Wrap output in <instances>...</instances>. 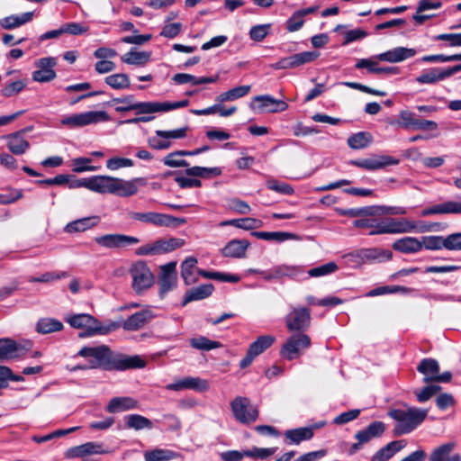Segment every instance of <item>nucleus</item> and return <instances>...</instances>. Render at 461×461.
Instances as JSON below:
<instances>
[{
    "mask_svg": "<svg viewBox=\"0 0 461 461\" xmlns=\"http://www.w3.org/2000/svg\"><path fill=\"white\" fill-rule=\"evenodd\" d=\"M75 357L88 359V367L91 369L103 368L104 370H127L142 368L146 362L140 356H125L113 353L106 345L96 347H83Z\"/></svg>",
    "mask_w": 461,
    "mask_h": 461,
    "instance_id": "obj_1",
    "label": "nucleus"
},
{
    "mask_svg": "<svg viewBox=\"0 0 461 461\" xmlns=\"http://www.w3.org/2000/svg\"><path fill=\"white\" fill-rule=\"evenodd\" d=\"M188 104L189 101L187 99L178 102H135L133 95L122 98H113L110 102V104L114 106V110L117 113L134 111L137 115L167 113L185 107Z\"/></svg>",
    "mask_w": 461,
    "mask_h": 461,
    "instance_id": "obj_2",
    "label": "nucleus"
},
{
    "mask_svg": "<svg viewBox=\"0 0 461 461\" xmlns=\"http://www.w3.org/2000/svg\"><path fill=\"white\" fill-rule=\"evenodd\" d=\"M428 410L407 406L390 410L388 416L395 420L393 434L402 436L412 432L426 419Z\"/></svg>",
    "mask_w": 461,
    "mask_h": 461,
    "instance_id": "obj_3",
    "label": "nucleus"
},
{
    "mask_svg": "<svg viewBox=\"0 0 461 461\" xmlns=\"http://www.w3.org/2000/svg\"><path fill=\"white\" fill-rule=\"evenodd\" d=\"M67 321L73 328L85 329V336L106 335L116 330V325L109 324V321L103 323L87 313L75 314Z\"/></svg>",
    "mask_w": 461,
    "mask_h": 461,
    "instance_id": "obj_4",
    "label": "nucleus"
},
{
    "mask_svg": "<svg viewBox=\"0 0 461 461\" xmlns=\"http://www.w3.org/2000/svg\"><path fill=\"white\" fill-rule=\"evenodd\" d=\"M416 227L415 222L407 219L386 218L382 221L374 219L373 227L368 235L409 233Z\"/></svg>",
    "mask_w": 461,
    "mask_h": 461,
    "instance_id": "obj_5",
    "label": "nucleus"
},
{
    "mask_svg": "<svg viewBox=\"0 0 461 461\" xmlns=\"http://www.w3.org/2000/svg\"><path fill=\"white\" fill-rule=\"evenodd\" d=\"M312 345L309 335L297 332L287 338L280 349V355L286 360H294L301 357Z\"/></svg>",
    "mask_w": 461,
    "mask_h": 461,
    "instance_id": "obj_6",
    "label": "nucleus"
},
{
    "mask_svg": "<svg viewBox=\"0 0 461 461\" xmlns=\"http://www.w3.org/2000/svg\"><path fill=\"white\" fill-rule=\"evenodd\" d=\"M131 220L139 221L144 223H149L157 227L180 226L185 223V219L174 217L169 214H164L155 212H131L129 213Z\"/></svg>",
    "mask_w": 461,
    "mask_h": 461,
    "instance_id": "obj_7",
    "label": "nucleus"
},
{
    "mask_svg": "<svg viewBox=\"0 0 461 461\" xmlns=\"http://www.w3.org/2000/svg\"><path fill=\"white\" fill-rule=\"evenodd\" d=\"M232 414L237 421L251 424L258 418V410L248 397L237 396L230 402Z\"/></svg>",
    "mask_w": 461,
    "mask_h": 461,
    "instance_id": "obj_8",
    "label": "nucleus"
},
{
    "mask_svg": "<svg viewBox=\"0 0 461 461\" xmlns=\"http://www.w3.org/2000/svg\"><path fill=\"white\" fill-rule=\"evenodd\" d=\"M109 119L108 113L104 111H88L67 116L61 120V123L71 128H77L107 122Z\"/></svg>",
    "mask_w": 461,
    "mask_h": 461,
    "instance_id": "obj_9",
    "label": "nucleus"
},
{
    "mask_svg": "<svg viewBox=\"0 0 461 461\" xmlns=\"http://www.w3.org/2000/svg\"><path fill=\"white\" fill-rule=\"evenodd\" d=\"M285 321L289 331L305 333L311 325V311L306 307H292Z\"/></svg>",
    "mask_w": 461,
    "mask_h": 461,
    "instance_id": "obj_10",
    "label": "nucleus"
},
{
    "mask_svg": "<svg viewBox=\"0 0 461 461\" xmlns=\"http://www.w3.org/2000/svg\"><path fill=\"white\" fill-rule=\"evenodd\" d=\"M154 318L155 314L153 313V312L150 309L147 308L131 314L126 320H122L118 321H109V324L116 325V330L120 328H122L123 330L128 331H135L142 329Z\"/></svg>",
    "mask_w": 461,
    "mask_h": 461,
    "instance_id": "obj_11",
    "label": "nucleus"
},
{
    "mask_svg": "<svg viewBox=\"0 0 461 461\" xmlns=\"http://www.w3.org/2000/svg\"><path fill=\"white\" fill-rule=\"evenodd\" d=\"M114 179L115 177L110 176H94L79 179L70 186H83L99 194H113Z\"/></svg>",
    "mask_w": 461,
    "mask_h": 461,
    "instance_id": "obj_12",
    "label": "nucleus"
},
{
    "mask_svg": "<svg viewBox=\"0 0 461 461\" xmlns=\"http://www.w3.org/2000/svg\"><path fill=\"white\" fill-rule=\"evenodd\" d=\"M130 273L132 277V287L137 293L148 289L153 284V275L144 262L133 264Z\"/></svg>",
    "mask_w": 461,
    "mask_h": 461,
    "instance_id": "obj_13",
    "label": "nucleus"
},
{
    "mask_svg": "<svg viewBox=\"0 0 461 461\" xmlns=\"http://www.w3.org/2000/svg\"><path fill=\"white\" fill-rule=\"evenodd\" d=\"M320 56L318 51H303L283 58L277 62L272 64L274 69H288L301 67L304 64L311 63L317 59Z\"/></svg>",
    "mask_w": 461,
    "mask_h": 461,
    "instance_id": "obj_14",
    "label": "nucleus"
},
{
    "mask_svg": "<svg viewBox=\"0 0 461 461\" xmlns=\"http://www.w3.org/2000/svg\"><path fill=\"white\" fill-rule=\"evenodd\" d=\"M348 164L366 170L375 171L387 166L397 165L399 159L388 155H372L369 158L350 160Z\"/></svg>",
    "mask_w": 461,
    "mask_h": 461,
    "instance_id": "obj_15",
    "label": "nucleus"
},
{
    "mask_svg": "<svg viewBox=\"0 0 461 461\" xmlns=\"http://www.w3.org/2000/svg\"><path fill=\"white\" fill-rule=\"evenodd\" d=\"M57 65V59L53 57L41 58L35 61L37 70L32 72V78L35 82L48 83L56 77L54 68Z\"/></svg>",
    "mask_w": 461,
    "mask_h": 461,
    "instance_id": "obj_16",
    "label": "nucleus"
},
{
    "mask_svg": "<svg viewBox=\"0 0 461 461\" xmlns=\"http://www.w3.org/2000/svg\"><path fill=\"white\" fill-rule=\"evenodd\" d=\"M348 257L351 258L354 262L363 264L374 261L382 262L390 260L393 254L390 250L370 248L358 249L355 252L349 253Z\"/></svg>",
    "mask_w": 461,
    "mask_h": 461,
    "instance_id": "obj_17",
    "label": "nucleus"
},
{
    "mask_svg": "<svg viewBox=\"0 0 461 461\" xmlns=\"http://www.w3.org/2000/svg\"><path fill=\"white\" fill-rule=\"evenodd\" d=\"M95 242L106 249H120L136 245L140 240L125 234H105L95 238Z\"/></svg>",
    "mask_w": 461,
    "mask_h": 461,
    "instance_id": "obj_18",
    "label": "nucleus"
},
{
    "mask_svg": "<svg viewBox=\"0 0 461 461\" xmlns=\"http://www.w3.org/2000/svg\"><path fill=\"white\" fill-rule=\"evenodd\" d=\"M110 452L108 448L103 447L102 443L90 441L67 449L64 455L66 458L72 459L86 458L91 455H104Z\"/></svg>",
    "mask_w": 461,
    "mask_h": 461,
    "instance_id": "obj_19",
    "label": "nucleus"
},
{
    "mask_svg": "<svg viewBox=\"0 0 461 461\" xmlns=\"http://www.w3.org/2000/svg\"><path fill=\"white\" fill-rule=\"evenodd\" d=\"M459 71H461V64L447 68H432L422 72L416 77V81L420 84H435L450 77Z\"/></svg>",
    "mask_w": 461,
    "mask_h": 461,
    "instance_id": "obj_20",
    "label": "nucleus"
},
{
    "mask_svg": "<svg viewBox=\"0 0 461 461\" xmlns=\"http://www.w3.org/2000/svg\"><path fill=\"white\" fill-rule=\"evenodd\" d=\"M253 102L258 103V105L256 106L251 103L250 108L253 110L258 109L260 112L278 113L285 111L288 107L285 101L276 99L269 95H257L254 97Z\"/></svg>",
    "mask_w": 461,
    "mask_h": 461,
    "instance_id": "obj_21",
    "label": "nucleus"
},
{
    "mask_svg": "<svg viewBox=\"0 0 461 461\" xmlns=\"http://www.w3.org/2000/svg\"><path fill=\"white\" fill-rule=\"evenodd\" d=\"M166 388L170 391L194 390L203 393L209 389V384L200 377L186 376L168 384Z\"/></svg>",
    "mask_w": 461,
    "mask_h": 461,
    "instance_id": "obj_22",
    "label": "nucleus"
},
{
    "mask_svg": "<svg viewBox=\"0 0 461 461\" xmlns=\"http://www.w3.org/2000/svg\"><path fill=\"white\" fill-rule=\"evenodd\" d=\"M417 51L415 49L396 47L378 54L376 58L381 61L398 63L414 57Z\"/></svg>",
    "mask_w": 461,
    "mask_h": 461,
    "instance_id": "obj_23",
    "label": "nucleus"
},
{
    "mask_svg": "<svg viewBox=\"0 0 461 461\" xmlns=\"http://www.w3.org/2000/svg\"><path fill=\"white\" fill-rule=\"evenodd\" d=\"M26 130L19 131L5 136L6 146L14 155H23L31 147L29 141L24 139L23 133Z\"/></svg>",
    "mask_w": 461,
    "mask_h": 461,
    "instance_id": "obj_24",
    "label": "nucleus"
},
{
    "mask_svg": "<svg viewBox=\"0 0 461 461\" xmlns=\"http://www.w3.org/2000/svg\"><path fill=\"white\" fill-rule=\"evenodd\" d=\"M176 262H169L161 267V276L159 279L160 292L167 293L176 285Z\"/></svg>",
    "mask_w": 461,
    "mask_h": 461,
    "instance_id": "obj_25",
    "label": "nucleus"
},
{
    "mask_svg": "<svg viewBox=\"0 0 461 461\" xmlns=\"http://www.w3.org/2000/svg\"><path fill=\"white\" fill-rule=\"evenodd\" d=\"M455 447V442H447L437 447L431 451L429 461H461L459 454L451 455Z\"/></svg>",
    "mask_w": 461,
    "mask_h": 461,
    "instance_id": "obj_26",
    "label": "nucleus"
},
{
    "mask_svg": "<svg viewBox=\"0 0 461 461\" xmlns=\"http://www.w3.org/2000/svg\"><path fill=\"white\" fill-rule=\"evenodd\" d=\"M138 407L139 402L134 398L129 396H120L112 398L105 410L110 413H116L134 410Z\"/></svg>",
    "mask_w": 461,
    "mask_h": 461,
    "instance_id": "obj_27",
    "label": "nucleus"
},
{
    "mask_svg": "<svg viewBox=\"0 0 461 461\" xmlns=\"http://www.w3.org/2000/svg\"><path fill=\"white\" fill-rule=\"evenodd\" d=\"M249 246L247 240H232L229 241L221 250V254L227 258H242Z\"/></svg>",
    "mask_w": 461,
    "mask_h": 461,
    "instance_id": "obj_28",
    "label": "nucleus"
},
{
    "mask_svg": "<svg viewBox=\"0 0 461 461\" xmlns=\"http://www.w3.org/2000/svg\"><path fill=\"white\" fill-rule=\"evenodd\" d=\"M417 371L424 375L423 382L428 384L434 382L439 372V364L434 358H423L417 366Z\"/></svg>",
    "mask_w": 461,
    "mask_h": 461,
    "instance_id": "obj_29",
    "label": "nucleus"
},
{
    "mask_svg": "<svg viewBox=\"0 0 461 461\" xmlns=\"http://www.w3.org/2000/svg\"><path fill=\"white\" fill-rule=\"evenodd\" d=\"M385 430V425L383 421L371 422L365 429L356 433L355 438L361 442L367 443L375 438L381 437Z\"/></svg>",
    "mask_w": 461,
    "mask_h": 461,
    "instance_id": "obj_30",
    "label": "nucleus"
},
{
    "mask_svg": "<svg viewBox=\"0 0 461 461\" xmlns=\"http://www.w3.org/2000/svg\"><path fill=\"white\" fill-rule=\"evenodd\" d=\"M393 249L404 254L417 253L422 249V243L415 237H403L395 240Z\"/></svg>",
    "mask_w": 461,
    "mask_h": 461,
    "instance_id": "obj_31",
    "label": "nucleus"
},
{
    "mask_svg": "<svg viewBox=\"0 0 461 461\" xmlns=\"http://www.w3.org/2000/svg\"><path fill=\"white\" fill-rule=\"evenodd\" d=\"M197 259L194 257L186 258L181 264V276L185 285H190L198 280Z\"/></svg>",
    "mask_w": 461,
    "mask_h": 461,
    "instance_id": "obj_32",
    "label": "nucleus"
},
{
    "mask_svg": "<svg viewBox=\"0 0 461 461\" xmlns=\"http://www.w3.org/2000/svg\"><path fill=\"white\" fill-rule=\"evenodd\" d=\"M213 290L214 287L212 284H203L193 287L185 294L182 304L186 305L193 301L205 299L212 294Z\"/></svg>",
    "mask_w": 461,
    "mask_h": 461,
    "instance_id": "obj_33",
    "label": "nucleus"
},
{
    "mask_svg": "<svg viewBox=\"0 0 461 461\" xmlns=\"http://www.w3.org/2000/svg\"><path fill=\"white\" fill-rule=\"evenodd\" d=\"M406 446L404 440H394L380 448L371 458V461H387L394 454L402 450Z\"/></svg>",
    "mask_w": 461,
    "mask_h": 461,
    "instance_id": "obj_34",
    "label": "nucleus"
},
{
    "mask_svg": "<svg viewBox=\"0 0 461 461\" xmlns=\"http://www.w3.org/2000/svg\"><path fill=\"white\" fill-rule=\"evenodd\" d=\"M140 179L135 178L131 180H124L122 178L115 177L113 184V194L118 196H131L138 192V186L136 183Z\"/></svg>",
    "mask_w": 461,
    "mask_h": 461,
    "instance_id": "obj_35",
    "label": "nucleus"
},
{
    "mask_svg": "<svg viewBox=\"0 0 461 461\" xmlns=\"http://www.w3.org/2000/svg\"><path fill=\"white\" fill-rule=\"evenodd\" d=\"M284 436L288 444L298 445L302 441L310 440L313 437L312 427H302L285 431Z\"/></svg>",
    "mask_w": 461,
    "mask_h": 461,
    "instance_id": "obj_36",
    "label": "nucleus"
},
{
    "mask_svg": "<svg viewBox=\"0 0 461 461\" xmlns=\"http://www.w3.org/2000/svg\"><path fill=\"white\" fill-rule=\"evenodd\" d=\"M98 222V216L84 217L68 222L65 226V231L68 233L85 231L96 226Z\"/></svg>",
    "mask_w": 461,
    "mask_h": 461,
    "instance_id": "obj_37",
    "label": "nucleus"
},
{
    "mask_svg": "<svg viewBox=\"0 0 461 461\" xmlns=\"http://www.w3.org/2000/svg\"><path fill=\"white\" fill-rule=\"evenodd\" d=\"M167 253L165 239H159L154 242L139 247L135 250L137 256H156Z\"/></svg>",
    "mask_w": 461,
    "mask_h": 461,
    "instance_id": "obj_38",
    "label": "nucleus"
},
{
    "mask_svg": "<svg viewBox=\"0 0 461 461\" xmlns=\"http://www.w3.org/2000/svg\"><path fill=\"white\" fill-rule=\"evenodd\" d=\"M32 12H26L20 15L13 14L1 19L0 25L3 29L12 30L29 23L32 21Z\"/></svg>",
    "mask_w": 461,
    "mask_h": 461,
    "instance_id": "obj_39",
    "label": "nucleus"
},
{
    "mask_svg": "<svg viewBox=\"0 0 461 461\" xmlns=\"http://www.w3.org/2000/svg\"><path fill=\"white\" fill-rule=\"evenodd\" d=\"M251 90V86L244 85L235 86L226 92L221 93L217 97L216 101L220 104L225 102H232L241 97L246 96Z\"/></svg>",
    "mask_w": 461,
    "mask_h": 461,
    "instance_id": "obj_40",
    "label": "nucleus"
},
{
    "mask_svg": "<svg viewBox=\"0 0 461 461\" xmlns=\"http://www.w3.org/2000/svg\"><path fill=\"white\" fill-rule=\"evenodd\" d=\"M252 234L258 239L279 243L297 238L295 234L285 231H255Z\"/></svg>",
    "mask_w": 461,
    "mask_h": 461,
    "instance_id": "obj_41",
    "label": "nucleus"
},
{
    "mask_svg": "<svg viewBox=\"0 0 461 461\" xmlns=\"http://www.w3.org/2000/svg\"><path fill=\"white\" fill-rule=\"evenodd\" d=\"M63 327L62 322L57 319L41 318L37 321L35 330L38 333L49 334L60 331Z\"/></svg>",
    "mask_w": 461,
    "mask_h": 461,
    "instance_id": "obj_42",
    "label": "nucleus"
},
{
    "mask_svg": "<svg viewBox=\"0 0 461 461\" xmlns=\"http://www.w3.org/2000/svg\"><path fill=\"white\" fill-rule=\"evenodd\" d=\"M125 424L128 429L134 430L141 429H151L153 428V422L140 414H130L125 417Z\"/></svg>",
    "mask_w": 461,
    "mask_h": 461,
    "instance_id": "obj_43",
    "label": "nucleus"
},
{
    "mask_svg": "<svg viewBox=\"0 0 461 461\" xmlns=\"http://www.w3.org/2000/svg\"><path fill=\"white\" fill-rule=\"evenodd\" d=\"M221 226H234L246 230L260 228L262 221L255 218H242L224 221L220 223Z\"/></svg>",
    "mask_w": 461,
    "mask_h": 461,
    "instance_id": "obj_44",
    "label": "nucleus"
},
{
    "mask_svg": "<svg viewBox=\"0 0 461 461\" xmlns=\"http://www.w3.org/2000/svg\"><path fill=\"white\" fill-rule=\"evenodd\" d=\"M150 59V52L136 51L131 49L130 51L121 57L123 63L129 65L142 66Z\"/></svg>",
    "mask_w": 461,
    "mask_h": 461,
    "instance_id": "obj_45",
    "label": "nucleus"
},
{
    "mask_svg": "<svg viewBox=\"0 0 461 461\" xmlns=\"http://www.w3.org/2000/svg\"><path fill=\"white\" fill-rule=\"evenodd\" d=\"M276 341V337L273 335H263L259 336L254 342H252L249 350L254 354V356L258 357L262 354L265 350L269 348L274 342Z\"/></svg>",
    "mask_w": 461,
    "mask_h": 461,
    "instance_id": "obj_46",
    "label": "nucleus"
},
{
    "mask_svg": "<svg viewBox=\"0 0 461 461\" xmlns=\"http://www.w3.org/2000/svg\"><path fill=\"white\" fill-rule=\"evenodd\" d=\"M19 345L11 339H0V360L11 359L17 357Z\"/></svg>",
    "mask_w": 461,
    "mask_h": 461,
    "instance_id": "obj_47",
    "label": "nucleus"
},
{
    "mask_svg": "<svg viewBox=\"0 0 461 461\" xmlns=\"http://www.w3.org/2000/svg\"><path fill=\"white\" fill-rule=\"evenodd\" d=\"M347 142L351 149H361L371 144L372 136L368 132L360 131L349 136Z\"/></svg>",
    "mask_w": 461,
    "mask_h": 461,
    "instance_id": "obj_48",
    "label": "nucleus"
},
{
    "mask_svg": "<svg viewBox=\"0 0 461 461\" xmlns=\"http://www.w3.org/2000/svg\"><path fill=\"white\" fill-rule=\"evenodd\" d=\"M104 81L113 89H125L130 86V78L123 73L110 75L105 77Z\"/></svg>",
    "mask_w": 461,
    "mask_h": 461,
    "instance_id": "obj_49",
    "label": "nucleus"
},
{
    "mask_svg": "<svg viewBox=\"0 0 461 461\" xmlns=\"http://www.w3.org/2000/svg\"><path fill=\"white\" fill-rule=\"evenodd\" d=\"M190 345L199 350H212L221 347V343L215 340H211L206 337L200 336L190 339Z\"/></svg>",
    "mask_w": 461,
    "mask_h": 461,
    "instance_id": "obj_50",
    "label": "nucleus"
},
{
    "mask_svg": "<svg viewBox=\"0 0 461 461\" xmlns=\"http://www.w3.org/2000/svg\"><path fill=\"white\" fill-rule=\"evenodd\" d=\"M187 176H199V177H210L217 176L221 174V170L219 167H192L185 170Z\"/></svg>",
    "mask_w": 461,
    "mask_h": 461,
    "instance_id": "obj_51",
    "label": "nucleus"
},
{
    "mask_svg": "<svg viewBox=\"0 0 461 461\" xmlns=\"http://www.w3.org/2000/svg\"><path fill=\"white\" fill-rule=\"evenodd\" d=\"M69 274L67 271H52L46 272L38 277H29L28 281L31 283H51L62 278H67Z\"/></svg>",
    "mask_w": 461,
    "mask_h": 461,
    "instance_id": "obj_52",
    "label": "nucleus"
},
{
    "mask_svg": "<svg viewBox=\"0 0 461 461\" xmlns=\"http://www.w3.org/2000/svg\"><path fill=\"white\" fill-rule=\"evenodd\" d=\"M420 242L422 243V248L428 250L446 249V237L443 236H424Z\"/></svg>",
    "mask_w": 461,
    "mask_h": 461,
    "instance_id": "obj_53",
    "label": "nucleus"
},
{
    "mask_svg": "<svg viewBox=\"0 0 461 461\" xmlns=\"http://www.w3.org/2000/svg\"><path fill=\"white\" fill-rule=\"evenodd\" d=\"M175 456V453L171 450L157 448L147 451L144 454L145 461H167Z\"/></svg>",
    "mask_w": 461,
    "mask_h": 461,
    "instance_id": "obj_54",
    "label": "nucleus"
},
{
    "mask_svg": "<svg viewBox=\"0 0 461 461\" xmlns=\"http://www.w3.org/2000/svg\"><path fill=\"white\" fill-rule=\"evenodd\" d=\"M400 121L395 123L403 128V129H412L414 130L415 123L417 122V117L414 113L409 110H402L399 113Z\"/></svg>",
    "mask_w": 461,
    "mask_h": 461,
    "instance_id": "obj_55",
    "label": "nucleus"
},
{
    "mask_svg": "<svg viewBox=\"0 0 461 461\" xmlns=\"http://www.w3.org/2000/svg\"><path fill=\"white\" fill-rule=\"evenodd\" d=\"M338 269V266L335 262H329L321 266L311 268L308 271V275L312 277L324 276L334 273Z\"/></svg>",
    "mask_w": 461,
    "mask_h": 461,
    "instance_id": "obj_56",
    "label": "nucleus"
},
{
    "mask_svg": "<svg viewBox=\"0 0 461 461\" xmlns=\"http://www.w3.org/2000/svg\"><path fill=\"white\" fill-rule=\"evenodd\" d=\"M27 83L25 80H16L6 84L1 90L3 96L11 97L23 91Z\"/></svg>",
    "mask_w": 461,
    "mask_h": 461,
    "instance_id": "obj_57",
    "label": "nucleus"
},
{
    "mask_svg": "<svg viewBox=\"0 0 461 461\" xmlns=\"http://www.w3.org/2000/svg\"><path fill=\"white\" fill-rule=\"evenodd\" d=\"M441 390V386L436 384H429L424 386L420 391H415V395L419 402H425L429 400L433 395Z\"/></svg>",
    "mask_w": 461,
    "mask_h": 461,
    "instance_id": "obj_58",
    "label": "nucleus"
},
{
    "mask_svg": "<svg viewBox=\"0 0 461 461\" xmlns=\"http://www.w3.org/2000/svg\"><path fill=\"white\" fill-rule=\"evenodd\" d=\"M92 162V159L89 158L80 157L72 159V167L73 171L77 173H81L85 171H95L96 170V167L90 166L89 164Z\"/></svg>",
    "mask_w": 461,
    "mask_h": 461,
    "instance_id": "obj_59",
    "label": "nucleus"
},
{
    "mask_svg": "<svg viewBox=\"0 0 461 461\" xmlns=\"http://www.w3.org/2000/svg\"><path fill=\"white\" fill-rule=\"evenodd\" d=\"M420 60L422 62H450V61H459L461 60V53L454 54V55H444V54H435V55H426L423 56Z\"/></svg>",
    "mask_w": 461,
    "mask_h": 461,
    "instance_id": "obj_60",
    "label": "nucleus"
},
{
    "mask_svg": "<svg viewBox=\"0 0 461 461\" xmlns=\"http://www.w3.org/2000/svg\"><path fill=\"white\" fill-rule=\"evenodd\" d=\"M134 165L133 160L131 158L113 157L106 161V167L109 170L114 171L122 167H131Z\"/></svg>",
    "mask_w": 461,
    "mask_h": 461,
    "instance_id": "obj_61",
    "label": "nucleus"
},
{
    "mask_svg": "<svg viewBox=\"0 0 461 461\" xmlns=\"http://www.w3.org/2000/svg\"><path fill=\"white\" fill-rule=\"evenodd\" d=\"M360 412L361 411L359 409H352L348 411H344L334 418L333 423L336 425H344L356 420L359 416Z\"/></svg>",
    "mask_w": 461,
    "mask_h": 461,
    "instance_id": "obj_62",
    "label": "nucleus"
},
{
    "mask_svg": "<svg viewBox=\"0 0 461 461\" xmlns=\"http://www.w3.org/2000/svg\"><path fill=\"white\" fill-rule=\"evenodd\" d=\"M304 23L303 16L298 11L294 12L286 21V30L290 32L299 31Z\"/></svg>",
    "mask_w": 461,
    "mask_h": 461,
    "instance_id": "obj_63",
    "label": "nucleus"
},
{
    "mask_svg": "<svg viewBox=\"0 0 461 461\" xmlns=\"http://www.w3.org/2000/svg\"><path fill=\"white\" fill-rule=\"evenodd\" d=\"M182 27L183 26L181 23H167L162 28L160 32V36H163L167 39H173L181 32Z\"/></svg>",
    "mask_w": 461,
    "mask_h": 461,
    "instance_id": "obj_64",
    "label": "nucleus"
}]
</instances>
